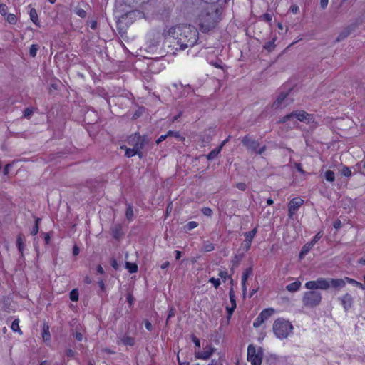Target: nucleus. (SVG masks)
Wrapping results in <instances>:
<instances>
[{"label": "nucleus", "mask_w": 365, "mask_h": 365, "mask_svg": "<svg viewBox=\"0 0 365 365\" xmlns=\"http://www.w3.org/2000/svg\"><path fill=\"white\" fill-rule=\"evenodd\" d=\"M167 35L177 41L180 50L194 46L199 38L197 29L190 24H178L173 26L168 30Z\"/></svg>", "instance_id": "1"}, {"label": "nucleus", "mask_w": 365, "mask_h": 365, "mask_svg": "<svg viewBox=\"0 0 365 365\" xmlns=\"http://www.w3.org/2000/svg\"><path fill=\"white\" fill-rule=\"evenodd\" d=\"M220 21L218 10L212 5H207L199 14L197 24L202 33L214 29Z\"/></svg>", "instance_id": "2"}, {"label": "nucleus", "mask_w": 365, "mask_h": 365, "mask_svg": "<svg viewBox=\"0 0 365 365\" xmlns=\"http://www.w3.org/2000/svg\"><path fill=\"white\" fill-rule=\"evenodd\" d=\"M293 328V325L289 321L279 318L274 321L272 329L277 338L284 339L292 333Z\"/></svg>", "instance_id": "3"}, {"label": "nucleus", "mask_w": 365, "mask_h": 365, "mask_svg": "<svg viewBox=\"0 0 365 365\" xmlns=\"http://www.w3.org/2000/svg\"><path fill=\"white\" fill-rule=\"evenodd\" d=\"M148 142L145 136H141L139 133H135L130 135L128 138V143L135 150H138V157L141 159L144 157V154L142 152L145 144Z\"/></svg>", "instance_id": "4"}, {"label": "nucleus", "mask_w": 365, "mask_h": 365, "mask_svg": "<svg viewBox=\"0 0 365 365\" xmlns=\"http://www.w3.org/2000/svg\"><path fill=\"white\" fill-rule=\"evenodd\" d=\"M322 294L317 291H308L304 292L302 303L306 307H315L322 302Z\"/></svg>", "instance_id": "5"}, {"label": "nucleus", "mask_w": 365, "mask_h": 365, "mask_svg": "<svg viewBox=\"0 0 365 365\" xmlns=\"http://www.w3.org/2000/svg\"><path fill=\"white\" fill-rule=\"evenodd\" d=\"M263 357V350L261 347L257 349L252 344L247 347V360L252 365H261Z\"/></svg>", "instance_id": "6"}, {"label": "nucleus", "mask_w": 365, "mask_h": 365, "mask_svg": "<svg viewBox=\"0 0 365 365\" xmlns=\"http://www.w3.org/2000/svg\"><path fill=\"white\" fill-rule=\"evenodd\" d=\"M294 118H296L298 120L304 122L307 121L308 123L312 121L313 118L312 115L307 113L304 110H297L292 112L285 116L282 117L279 120V123H285L289 120H292Z\"/></svg>", "instance_id": "7"}, {"label": "nucleus", "mask_w": 365, "mask_h": 365, "mask_svg": "<svg viewBox=\"0 0 365 365\" xmlns=\"http://www.w3.org/2000/svg\"><path fill=\"white\" fill-rule=\"evenodd\" d=\"M289 93H281L275 101L273 103L272 107L274 108H279L289 105L292 102V99L287 98Z\"/></svg>", "instance_id": "8"}, {"label": "nucleus", "mask_w": 365, "mask_h": 365, "mask_svg": "<svg viewBox=\"0 0 365 365\" xmlns=\"http://www.w3.org/2000/svg\"><path fill=\"white\" fill-rule=\"evenodd\" d=\"M242 143L247 149L252 153H257V149L259 146L258 141L254 140L249 135H245L242 139Z\"/></svg>", "instance_id": "9"}, {"label": "nucleus", "mask_w": 365, "mask_h": 365, "mask_svg": "<svg viewBox=\"0 0 365 365\" xmlns=\"http://www.w3.org/2000/svg\"><path fill=\"white\" fill-rule=\"evenodd\" d=\"M304 203V200L301 198H293L289 203V217H292L295 214L298 208Z\"/></svg>", "instance_id": "10"}, {"label": "nucleus", "mask_w": 365, "mask_h": 365, "mask_svg": "<svg viewBox=\"0 0 365 365\" xmlns=\"http://www.w3.org/2000/svg\"><path fill=\"white\" fill-rule=\"evenodd\" d=\"M338 299L341 302L345 311H348L352 307L354 299L350 294L346 293L342 297H339Z\"/></svg>", "instance_id": "11"}, {"label": "nucleus", "mask_w": 365, "mask_h": 365, "mask_svg": "<svg viewBox=\"0 0 365 365\" xmlns=\"http://www.w3.org/2000/svg\"><path fill=\"white\" fill-rule=\"evenodd\" d=\"M357 25L356 24H351L347 27L344 28L341 33L339 34L338 37L336 39V41L339 42L341 41L344 40L346 37H348L355 29H356Z\"/></svg>", "instance_id": "12"}, {"label": "nucleus", "mask_w": 365, "mask_h": 365, "mask_svg": "<svg viewBox=\"0 0 365 365\" xmlns=\"http://www.w3.org/2000/svg\"><path fill=\"white\" fill-rule=\"evenodd\" d=\"M252 273V267L247 268L242 274V290L243 296L245 297L246 292H247V281L249 277Z\"/></svg>", "instance_id": "13"}, {"label": "nucleus", "mask_w": 365, "mask_h": 365, "mask_svg": "<svg viewBox=\"0 0 365 365\" xmlns=\"http://www.w3.org/2000/svg\"><path fill=\"white\" fill-rule=\"evenodd\" d=\"M329 288H333L335 290H340L343 287H345V279H333L329 278Z\"/></svg>", "instance_id": "14"}, {"label": "nucleus", "mask_w": 365, "mask_h": 365, "mask_svg": "<svg viewBox=\"0 0 365 365\" xmlns=\"http://www.w3.org/2000/svg\"><path fill=\"white\" fill-rule=\"evenodd\" d=\"M215 350V348H213L210 346H207L206 347H205L203 349L202 352L199 354L198 358L204 359V360H207L212 355Z\"/></svg>", "instance_id": "15"}, {"label": "nucleus", "mask_w": 365, "mask_h": 365, "mask_svg": "<svg viewBox=\"0 0 365 365\" xmlns=\"http://www.w3.org/2000/svg\"><path fill=\"white\" fill-rule=\"evenodd\" d=\"M257 233V228H254L250 232H247L244 234L245 236V242L247 244V248H250L251 243L252 241V239L254 238L255 235Z\"/></svg>", "instance_id": "16"}, {"label": "nucleus", "mask_w": 365, "mask_h": 365, "mask_svg": "<svg viewBox=\"0 0 365 365\" xmlns=\"http://www.w3.org/2000/svg\"><path fill=\"white\" fill-rule=\"evenodd\" d=\"M329 278H319L317 279V289H324L327 290L329 289Z\"/></svg>", "instance_id": "17"}, {"label": "nucleus", "mask_w": 365, "mask_h": 365, "mask_svg": "<svg viewBox=\"0 0 365 365\" xmlns=\"http://www.w3.org/2000/svg\"><path fill=\"white\" fill-rule=\"evenodd\" d=\"M274 312V309L272 308H268L262 310L261 313L259 314V317L263 319V320L265 322L267 319H268Z\"/></svg>", "instance_id": "18"}, {"label": "nucleus", "mask_w": 365, "mask_h": 365, "mask_svg": "<svg viewBox=\"0 0 365 365\" xmlns=\"http://www.w3.org/2000/svg\"><path fill=\"white\" fill-rule=\"evenodd\" d=\"M120 341L125 346H133L135 344V339L130 336H123Z\"/></svg>", "instance_id": "19"}, {"label": "nucleus", "mask_w": 365, "mask_h": 365, "mask_svg": "<svg viewBox=\"0 0 365 365\" xmlns=\"http://www.w3.org/2000/svg\"><path fill=\"white\" fill-rule=\"evenodd\" d=\"M301 284H302L299 281H296L287 285L286 289L290 292H294L299 289Z\"/></svg>", "instance_id": "20"}, {"label": "nucleus", "mask_w": 365, "mask_h": 365, "mask_svg": "<svg viewBox=\"0 0 365 365\" xmlns=\"http://www.w3.org/2000/svg\"><path fill=\"white\" fill-rule=\"evenodd\" d=\"M24 237L22 234H19L17 236L16 239V245L21 255H23V249H24Z\"/></svg>", "instance_id": "21"}, {"label": "nucleus", "mask_w": 365, "mask_h": 365, "mask_svg": "<svg viewBox=\"0 0 365 365\" xmlns=\"http://www.w3.org/2000/svg\"><path fill=\"white\" fill-rule=\"evenodd\" d=\"M324 178L327 181L333 182L335 180V174L332 170H328L324 173Z\"/></svg>", "instance_id": "22"}, {"label": "nucleus", "mask_w": 365, "mask_h": 365, "mask_svg": "<svg viewBox=\"0 0 365 365\" xmlns=\"http://www.w3.org/2000/svg\"><path fill=\"white\" fill-rule=\"evenodd\" d=\"M120 148L125 150V155L127 156L128 158L134 156L135 155H138V150H135L133 148H128L125 146H121Z\"/></svg>", "instance_id": "23"}, {"label": "nucleus", "mask_w": 365, "mask_h": 365, "mask_svg": "<svg viewBox=\"0 0 365 365\" xmlns=\"http://www.w3.org/2000/svg\"><path fill=\"white\" fill-rule=\"evenodd\" d=\"M29 15H30V19L33 21V23L35 24L36 25L38 26L39 24H38V14H37L36 9H31L30 10Z\"/></svg>", "instance_id": "24"}, {"label": "nucleus", "mask_w": 365, "mask_h": 365, "mask_svg": "<svg viewBox=\"0 0 365 365\" xmlns=\"http://www.w3.org/2000/svg\"><path fill=\"white\" fill-rule=\"evenodd\" d=\"M42 336L44 341H48L51 339L49 327L46 324H43Z\"/></svg>", "instance_id": "25"}, {"label": "nucleus", "mask_w": 365, "mask_h": 365, "mask_svg": "<svg viewBox=\"0 0 365 365\" xmlns=\"http://www.w3.org/2000/svg\"><path fill=\"white\" fill-rule=\"evenodd\" d=\"M220 151H221V149L219 147L212 150L207 155V160H214L217 156V155L220 153Z\"/></svg>", "instance_id": "26"}, {"label": "nucleus", "mask_w": 365, "mask_h": 365, "mask_svg": "<svg viewBox=\"0 0 365 365\" xmlns=\"http://www.w3.org/2000/svg\"><path fill=\"white\" fill-rule=\"evenodd\" d=\"M305 287L309 291H315L317 289V279L315 281H309L305 283Z\"/></svg>", "instance_id": "27"}, {"label": "nucleus", "mask_w": 365, "mask_h": 365, "mask_svg": "<svg viewBox=\"0 0 365 365\" xmlns=\"http://www.w3.org/2000/svg\"><path fill=\"white\" fill-rule=\"evenodd\" d=\"M125 267L128 269V272L131 274L135 273L138 271V266L135 263H130L127 262L125 263Z\"/></svg>", "instance_id": "28"}, {"label": "nucleus", "mask_w": 365, "mask_h": 365, "mask_svg": "<svg viewBox=\"0 0 365 365\" xmlns=\"http://www.w3.org/2000/svg\"><path fill=\"white\" fill-rule=\"evenodd\" d=\"M134 212H133V208L131 205H128L126 211H125V216L127 220L129 221L132 220L133 218Z\"/></svg>", "instance_id": "29"}, {"label": "nucleus", "mask_w": 365, "mask_h": 365, "mask_svg": "<svg viewBox=\"0 0 365 365\" xmlns=\"http://www.w3.org/2000/svg\"><path fill=\"white\" fill-rule=\"evenodd\" d=\"M215 245L209 241H205L203 244L202 250L204 252H211L214 250Z\"/></svg>", "instance_id": "30"}, {"label": "nucleus", "mask_w": 365, "mask_h": 365, "mask_svg": "<svg viewBox=\"0 0 365 365\" xmlns=\"http://www.w3.org/2000/svg\"><path fill=\"white\" fill-rule=\"evenodd\" d=\"M41 221V219L39 218V217H36V220H35V225L34 226V227L32 228L31 231V234L32 235H36L38 232V230H39V222Z\"/></svg>", "instance_id": "31"}, {"label": "nucleus", "mask_w": 365, "mask_h": 365, "mask_svg": "<svg viewBox=\"0 0 365 365\" xmlns=\"http://www.w3.org/2000/svg\"><path fill=\"white\" fill-rule=\"evenodd\" d=\"M112 232H113V236L114 238H116V239H118L122 233H121V227L120 225H115L113 230H112Z\"/></svg>", "instance_id": "32"}, {"label": "nucleus", "mask_w": 365, "mask_h": 365, "mask_svg": "<svg viewBox=\"0 0 365 365\" xmlns=\"http://www.w3.org/2000/svg\"><path fill=\"white\" fill-rule=\"evenodd\" d=\"M314 245L312 242L307 243L304 245L300 252V256L307 255L309 251L311 250Z\"/></svg>", "instance_id": "33"}, {"label": "nucleus", "mask_w": 365, "mask_h": 365, "mask_svg": "<svg viewBox=\"0 0 365 365\" xmlns=\"http://www.w3.org/2000/svg\"><path fill=\"white\" fill-rule=\"evenodd\" d=\"M19 324V320L18 319H14L11 324V328L14 331L21 334Z\"/></svg>", "instance_id": "34"}, {"label": "nucleus", "mask_w": 365, "mask_h": 365, "mask_svg": "<svg viewBox=\"0 0 365 365\" xmlns=\"http://www.w3.org/2000/svg\"><path fill=\"white\" fill-rule=\"evenodd\" d=\"M341 175L345 176V177H350L352 174L351 170L350 168L347 166H344L341 170H340Z\"/></svg>", "instance_id": "35"}, {"label": "nucleus", "mask_w": 365, "mask_h": 365, "mask_svg": "<svg viewBox=\"0 0 365 365\" xmlns=\"http://www.w3.org/2000/svg\"><path fill=\"white\" fill-rule=\"evenodd\" d=\"M168 135H169V137H174L177 139H178L179 140H185V138L182 137L179 132H175V131H172V130H170L168 131Z\"/></svg>", "instance_id": "36"}, {"label": "nucleus", "mask_w": 365, "mask_h": 365, "mask_svg": "<svg viewBox=\"0 0 365 365\" xmlns=\"http://www.w3.org/2000/svg\"><path fill=\"white\" fill-rule=\"evenodd\" d=\"M6 21L11 24H15L16 23V16L13 14H9L6 16Z\"/></svg>", "instance_id": "37"}, {"label": "nucleus", "mask_w": 365, "mask_h": 365, "mask_svg": "<svg viewBox=\"0 0 365 365\" xmlns=\"http://www.w3.org/2000/svg\"><path fill=\"white\" fill-rule=\"evenodd\" d=\"M70 299L73 302H76L78 300V292L76 289H73L70 292Z\"/></svg>", "instance_id": "38"}, {"label": "nucleus", "mask_w": 365, "mask_h": 365, "mask_svg": "<svg viewBox=\"0 0 365 365\" xmlns=\"http://www.w3.org/2000/svg\"><path fill=\"white\" fill-rule=\"evenodd\" d=\"M224 359L222 356H220L217 359H213L208 365H223Z\"/></svg>", "instance_id": "39"}, {"label": "nucleus", "mask_w": 365, "mask_h": 365, "mask_svg": "<svg viewBox=\"0 0 365 365\" xmlns=\"http://www.w3.org/2000/svg\"><path fill=\"white\" fill-rule=\"evenodd\" d=\"M229 297L231 302L232 305H233L234 307H236V300H235V292L233 291V289H231L229 292Z\"/></svg>", "instance_id": "40"}, {"label": "nucleus", "mask_w": 365, "mask_h": 365, "mask_svg": "<svg viewBox=\"0 0 365 365\" xmlns=\"http://www.w3.org/2000/svg\"><path fill=\"white\" fill-rule=\"evenodd\" d=\"M75 13L81 18L86 16V11L82 8H76Z\"/></svg>", "instance_id": "41"}, {"label": "nucleus", "mask_w": 365, "mask_h": 365, "mask_svg": "<svg viewBox=\"0 0 365 365\" xmlns=\"http://www.w3.org/2000/svg\"><path fill=\"white\" fill-rule=\"evenodd\" d=\"M198 225V223L195 222V221H190L186 225H185V228L187 231H190L192 230V229L197 227Z\"/></svg>", "instance_id": "42"}, {"label": "nucleus", "mask_w": 365, "mask_h": 365, "mask_svg": "<svg viewBox=\"0 0 365 365\" xmlns=\"http://www.w3.org/2000/svg\"><path fill=\"white\" fill-rule=\"evenodd\" d=\"M241 259H242V256H240V255H235L234 259L232 260V267H238Z\"/></svg>", "instance_id": "43"}, {"label": "nucleus", "mask_w": 365, "mask_h": 365, "mask_svg": "<svg viewBox=\"0 0 365 365\" xmlns=\"http://www.w3.org/2000/svg\"><path fill=\"white\" fill-rule=\"evenodd\" d=\"M38 51V46L36 45H32L29 50V54L32 57H35L36 56V53Z\"/></svg>", "instance_id": "44"}, {"label": "nucleus", "mask_w": 365, "mask_h": 365, "mask_svg": "<svg viewBox=\"0 0 365 365\" xmlns=\"http://www.w3.org/2000/svg\"><path fill=\"white\" fill-rule=\"evenodd\" d=\"M264 321L259 316H258L253 322L255 327H259Z\"/></svg>", "instance_id": "45"}, {"label": "nucleus", "mask_w": 365, "mask_h": 365, "mask_svg": "<svg viewBox=\"0 0 365 365\" xmlns=\"http://www.w3.org/2000/svg\"><path fill=\"white\" fill-rule=\"evenodd\" d=\"M209 282L212 283L214 287L217 289L220 284V280L219 279H215V277H212L209 279Z\"/></svg>", "instance_id": "46"}, {"label": "nucleus", "mask_w": 365, "mask_h": 365, "mask_svg": "<svg viewBox=\"0 0 365 365\" xmlns=\"http://www.w3.org/2000/svg\"><path fill=\"white\" fill-rule=\"evenodd\" d=\"M7 6L6 4H0V14L3 16H6L7 14Z\"/></svg>", "instance_id": "47"}, {"label": "nucleus", "mask_w": 365, "mask_h": 365, "mask_svg": "<svg viewBox=\"0 0 365 365\" xmlns=\"http://www.w3.org/2000/svg\"><path fill=\"white\" fill-rule=\"evenodd\" d=\"M175 309L173 307H171L169 309V313H168V317H167V319H166V323L167 324L168 323V321L170 320V319L173 317L175 316Z\"/></svg>", "instance_id": "48"}, {"label": "nucleus", "mask_w": 365, "mask_h": 365, "mask_svg": "<svg viewBox=\"0 0 365 365\" xmlns=\"http://www.w3.org/2000/svg\"><path fill=\"white\" fill-rule=\"evenodd\" d=\"M322 237V233L321 232H319L317 234L315 235V236L310 242H312V245H314L318 240L321 239Z\"/></svg>", "instance_id": "49"}, {"label": "nucleus", "mask_w": 365, "mask_h": 365, "mask_svg": "<svg viewBox=\"0 0 365 365\" xmlns=\"http://www.w3.org/2000/svg\"><path fill=\"white\" fill-rule=\"evenodd\" d=\"M33 113V110L31 108H27L25 109L24 112V118H29Z\"/></svg>", "instance_id": "50"}, {"label": "nucleus", "mask_w": 365, "mask_h": 365, "mask_svg": "<svg viewBox=\"0 0 365 365\" xmlns=\"http://www.w3.org/2000/svg\"><path fill=\"white\" fill-rule=\"evenodd\" d=\"M202 212L206 216H210L212 214V210L210 207H203Z\"/></svg>", "instance_id": "51"}, {"label": "nucleus", "mask_w": 365, "mask_h": 365, "mask_svg": "<svg viewBox=\"0 0 365 365\" xmlns=\"http://www.w3.org/2000/svg\"><path fill=\"white\" fill-rule=\"evenodd\" d=\"M262 19L267 21V22H270L272 19V16L270 14H264L262 16Z\"/></svg>", "instance_id": "52"}, {"label": "nucleus", "mask_w": 365, "mask_h": 365, "mask_svg": "<svg viewBox=\"0 0 365 365\" xmlns=\"http://www.w3.org/2000/svg\"><path fill=\"white\" fill-rule=\"evenodd\" d=\"M236 187L240 190L244 191L247 188V185L244 182H238L236 184Z\"/></svg>", "instance_id": "53"}, {"label": "nucleus", "mask_w": 365, "mask_h": 365, "mask_svg": "<svg viewBox=\"0 0 365 365\" xmlns=\"http://www.w3.org/2000/svg\"><path fill=\"white\" fill-rule=\"evenodd\" d=\"M66 355L68 358H73L76 355V352L71 349L66 351Z\"/></svg>", "instance_id": "54"}, {"label": "nucleus", "mask_w": 365, "mask_h": 365, "mask_svg": "<svg viewBox=\"0 0 365 365\" xmlns=\"http://www.w3.org/2000/svg\"><path fill=\"white\" fill-rule=\"evenodd\" d=\"M110 264L113 267V268L115 269V270H117L118 269V264L115 259H114V258L111 259Z\"/></svg>", "instance_id": "55"}, {"label": "nucleus", "mask_w": 365, "mask_h": 365, "mask_svg": "<svg viewBox=\"0 0 365 365\" xmlns=\"http://www.w3.org/2000/svg\"><path fill=\"white\" fill-rule=\"evenodd\" d=\"M192 339L193 343L195 344V345L197 347H200V341L198 338H197L195 336H192Z\"/></svg>", "instance_id": "56"}, {"label": "nucleus", "mask_w": 365, "mask_h": 365, "mask_svg": "<svg viewBox=\"0 0 365 365\" xmlns=\"http://www.w3.org/2000/svg\"><path fill=\"white\" fill-rule=\"evenodd\" d=\"M168 137H169L168 132L167 134L160 136V138L157 140L156 143L159 144L162 141L165 140Z\"/></svg>", "instance_id": "57"}, {"label": "nucleus", "mask_w": 365, "mask_h": 365, "mask_svg": "<svg viewBox=\"0 0 365 365\" xmlns=\"http://www.w3.org/2000/svg\"><path fill=\"white\" fill-rule=\"evenodd\" d=\"M264 48L268 51H271L274 48L273 43L271 41L266 43Z\"/></svg>", "instance_id": "58"}, {"label": "nucleus", "mask_w": 365, "mask_h": 365, "mask_svg": "<svg viewBox=\"0 0 365 365\" xmlns=\"http://www.w3.org/2000/svg\"><path fill=\"white\" fill-rule=\"evenodd\" d=\"M289 10H290L293 14H297V13L299 11V6H297V5H292V6H290Z\"/></svg>", "instance_id": "59"}, {"label": "nucleus", "mask_w": 365, "mask_h": 365, "mask_svg": "<svg viewBox=\"0 0 365 365\" xmlns=\"http://www.w3.org/2000/svg\"><path fill=\"white\" fill-rule=\"evenodd\" d=\"M333 225L335 229L338 230L341 227L342 223L339 220H337L334 222Z\"/></svg>", "instance_id": "60"}, {"label": "nucleus", "mask_w": 365, "mask_h": 365, "mask_svg": "<svg viewBox=\"0 0 365 365\" xmlns=\"http://www.w3.org/2000/svg\"><path fill=\"white\" fill-rule=\"evenodd\" d=\"M73 336L78 341H81L83 339V336L80 332H76L75 334H73Z\"/></svg>", "instance_id": "61"}, {"label": "nucleus", "mask_w": 365, "mask_h": 365, "mask_svg": "<svg viewBox=\"0 0 365 365\" xmlns=\"http://www.w3.org/2000/svg\"><path fill=\"white\" fill-rule=\"evenodd\" d=\"M219 277H220L221 278L224 279L225 280L227 279V278H230L228 275H227V273L226 272H223V271H221L219 272Z\"/></svg>", "instance_id": "62"}, {"label": "nucleus", "mask_w": 365, "mask_h": 365, "mask_svg": "<svg viewBox=\"0 0 365 365\" xmlns=\"http://www.w3.org/2000/svg\"><path fill=\"white\" fill-rule=\"evenodd\" d=\"M329 0H320V6L324 9L328 5Z\"/></svg>", "instance_id": "63"}, {"label": "nucleus", "mask_w": 365, "mask_h": 365, "mask_svg": "<svg viewBox=\"0 0 365 365\" xmlns=\"http://www.w3.org/2000/svg\"><path fill=\"white\" fill-rule=\"evenodd\" d=\"M145 327L146 329L148 331H151L153 329L152 324L149 321H145Z\"/></svg>", "instance_id": "64"}]
</instances>
